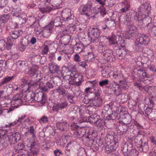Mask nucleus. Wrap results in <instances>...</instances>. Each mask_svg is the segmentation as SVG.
Listing matches in <instances>:
<instances>
[{
	"instance_id": "nucleus-1",
	"label": "nucleus",
	"mask_w": 156,
	"mask_h": 156,
	"mask_svg": "<svg viewBox=\"0 0 156 156\" xmlns=\"http://www.w3.org/2000/svg\"><path fill=\"white\" fill-rule=\"evenodd\" d=\"M100 31L99 29L97 28H91L89 32L88 36L90 38L91 41L92 42L96 43H98V41L100 39Z\"/></svg>"
},
{
	"instance_id": "nucleus-2",
	"label": "nucleus",
	"mask_w": 156,
	"mask_h": 156,
	"mask_svg": "<svg viewBox=\"0 0 156 156\" xmlns=\"http://www.w3.org/2000/svg\"><path fill=\"white\" fill-rule=\"evenodd\" d=\"M3 138L8 140L10 145H13L19 141L21 139V136L18 132L15 133L11 135H8L7 133L3 134Z\"/></svg>"
},
{
	"instance_id": "nucleus-3",
	"label": "nucleus",
	"mask_w": 156,
	"mask_h": 156,
	"mask_svg": "<svg viewBox=\"0 0 156 156\" xmlns=\"http://www.w3.org/2000/svg\"><path fill=\"white\" fill-rule=\"evenodd\" d=\"M124 47L122 46V48L120 47V46H119L117 47V48H115L114 49V60L116 58L119 59H122L124 58L126 55L128 51Z\"/></svg>"
},
{
	"instance_id": "nucleus-4",
	"label": "nucleus",
	"mask_w": 156,
	"mask_h": 156,
	"mask_svg": "<svg viewBox=\"0 0 156 156\" xmlns=\"http://www.w3.org/2000/svg\"><path fill=\"white\" fill-rule=\"evenodd\" d=\"M7 42L4 39L0 40V49L2 51H9L13 44V42L9 37L7 38Z\"/></svg>"
},
{
	"instance_id": "nucleus-5",
	"label": "nucleus",
	"mask_w": 156,
	"mask_h": 156,
	"mask_svg": "<svg viewBox=\"0 0 156 156\" xmlns=\"http://www.w3.org/2000/svg\"><path fill=\"white\" fill-rule=\"evenodd\" d=\"M92 7V4L90 2L86 4L81 5L79 9V11L81 14L89 16L92 13L91 10Z\"/></svg>"
},
{
	"instance_id": "nucleus-6",
	"label": "nucleus",
	"mask_w": 156,
	"mask_h": 156,
	"mask_svg": "<svg viewBox=\"0 0 156 156\" xmlns=\"http://www.w3.org/2000/svg\"><path fill=\"white\" fill-rule=\"evenodd\" d=\"M99 45L98 47V51L100 53L103 54L105 51L106 48L108 45V40L107 37L105 36L100 37V39L98 41Z\"/></svg>"
},
{
	"instance_id": "nucleus-7",
	"label": "nucleus",
	"mask_w": 156,
	"mask_h": 156,
	"mask_svg": "<svg viewBox=\"0 0 156 156\" xmlns=\"http://www.w3.org/2000/svg\"><path fill=\"white\" fill-rule=\"evenodd\" d=\"M29 97L32 98V101L34 102H41V103H44L46 102V96L41 92L32 94Z\"/></svg>"
},
{
	"instance_id": "nucleus-8",
	"label": "nucleus",
	"mask_w": 156,
	"mask_h": 156,
	"mask_svg": "<svg viewBox=\"0 0 156 156\" xmlns=\"http://www.w3.org/2000/svg\"><path fill=\"white\" fill-rule=\"evenodd\" d=\"M144 115L147 116L149 119L153 121L156 120V109L152 108H147L145 110L142 111Z\"/></svg>"
},
{
	"instance_id": "nucleus-9",
	"label": "nucleus",
	"mask_w": 156,
	"mask_h": 156,
	"mask_svg": "<svg viewBox=\"0 0 156 156\" xmlns=\"http://www.w3.org/2000/svg\"><path fill=\"white\" fill-rule=\"evenodd\" d=\"M137 41L140 44L144 45H147L149 44L150 38L146 34H140L136 39Z\"/></svg>"
},
{
	"instance_id": "nucleus-10",
	"label": "nucleus",
	"mask_w": 156,
	"mask_h": 156,
	"mask_svg": "<svg viewBox=\"0 0 156 156\" xmlns=\"http://www.w3.org/2000/svg\"><path fill=\"white\" fill-rule=\"evenodd\" d=\"M115 129L118 133L119 135H122L126 132L128 129V127L121 121H119L116 123Z\"/></svg>"
},
{
	"instance_id": "nucleus-11",
	"label": "nucleus",
	"mask_w": 156,
	"mask_h": 156,
	"mask_svg": "<svg viewBox=\"0 0 156 156\" xmlns=\"http://www.w3.org/2000/svg\"><path fill=\"white\" fill-rule=\"evenodd\" d=\"M62 16L65 21L71 22L73 20L74 16L72 15L71 10L69 9H66L63 10Z\"/></svg>"
},
{
	"instance_id": "nucleus-12",
	"label": "nucleus",
	"mask_w": 156,
	"mask_h": 156,
	"mask_svg": "<svg viewBox=\"0 0 156 156\" xmlns=\"http://www.w3.org/2000/svg\"><path fill=\"white\" fill-rule=\"evenodd\" d=\"M108 40V45L115 49L117 48L118 47L120 46L118 44V41L117 40V37L115 35L107 38Z\"/></svg>"
},
{
	"instance_id": "nucleus-13",
	"label": "nucleus",
	"mask_w": 156,
	"mask_h": 156,
	"mask_svg": "<svg viewBox=\"0 0 156 156\" xmlns=\"http://www.w3.org/2000/svg\"><path fill=\"white\" fill-rule=\"evenodd\" d=\"M113 141V144H107L105 147V152L107 154H110L115 151L118 146V140Z\"/></svg>"
},
{
	"instance_id": "nucleus-14",
	"label": "nucleus",
	"mask_w": 156,
	"mask_h": 156,
	"mask_svg": "<svg viewBox=\"0 0 156 156\" xmlns=\"http://www.w3.org/2000/svg\"><path fill=\"white\" fill-rule=\"evenodd\" d=\"M72 78H71L70 81L73 80L76 83L77 86H80L82 82L83 81V76L80 74H79L75 73L72 74Z\"/></svg>"
},
{
	"instance_id": "nucleus-15",
	"label": "nucleus",
	"mask_w": 156,
	"mask_h": 156,
	"mask_svg": "<svg viewBox=\"0 0 156 156\" xmlns=\"http://www.w3.org/2000/svg\"><path fill=\"white\" fill-rule=\"evenodd\" d=\"M73 73H72L67 68H64L61 72V74L63 79L69 80V82H70V80L72 78V74H73Z\"/></svg>"
},
{
	"instance_id": "nucleus-16",
	"label": "nucleus",
	"mask_w": 156,
	"mask_h": 156,
	"mask_svg": "<svg viewBox=\"0 0 156 156\" xmlns=\"http://www.w3.org/2000/svg\"><path fill=\"white\" fill-rule=\"evenodd\" d=\"M114 52L112 50L106 49L105 51L103 54V58L106 60L112 62L114 60Z\"/></svg>"
},
{
	"instance_id": "nucleus-17",
	"label": "nucleus",
	"mask_w": 156,
	"mask_h": 156,
	"mask_svg": "<svg viewBox=\"0 0 156 156\" xmlns=\"http://www.w3.org/2000/svg\"><path fill=\"white\" fill-rule=\"evenodd\" d=\"M90 106L96 108L97 107L100 106L102 103V99L101 97H94V98H92L90 101Z\"/></svg>"
},
{
	"instance_id": "nucleus-18",
	"label": "nucleus",
	"mask_w": 156,
	"mask_h": 156,
	"mask_svg": "<svg viewBox=\"0 0 156 156\" xmlns=\"http://www.w3.org/2000/svg\"><path fill=\"white\" fill-rule=\"evenodd\" d=\"M110 87L116 96H119L121 94L122 91L120 88L117 83L115 82L112 83L110 84Z\"/></svg>"
},
{
	"instance_id": "nucleus-19",
	"label": "nucleus",
	"mask_w": 156,
	"mask_h": 156,
	"mask_svg": "<svg viewBox=\"0 0 156 156\" xmlns=\"http://www.w3.org/2000/svg\"><path fill=\"white\" fill-rule=\"evenodd\" d=\"M68 101H65L61 103L56 104L53 107L52 109L53 111L57 112L58 110H62L65 108L68 105Z\"/></svg>"
},
{
	"instance_id": "nucleus-20",
	"label": "nucleus",
	"mask_w": 156,
	"mask_h": 156,
	"mask_svg": "<svg viewBox=\"0 0 156 156\" xmlns=\"http://www.w3.org/2000/svg\"><path fill=\"white\" fill-rule=\"evenodd\" d=\"M138 73L139 74L140 76H142L144 80L146 81L147 83H150V81L152 79L151 77L144 70L140 69L138 70Z\"/></svg>"
},
{
	"instance_id": "nucleus-21",
	"label": "nucleus",
	"mask_w": 156,
	"mask_h": 156,
	"mask_svg": "<svg viewBox=\"0 0 156 156\" xmlns=\"http://www.w3.org/2000/svg\"><path fill=\"white\" fill-rule=\"evenodd\" d=\"M133 145L130 142L123 143L121 145V150L124 156L128 152V151L132 148Z\"/></svg>"
},
{
	"instance_id": "nucleus-22",
	"label": "nucleus",
	"mask_w": 156,
	"mask_h": 156,
	"mask_svg": "<svg viewBox=\"0 0 156 156\" xmlns=\"http://www.w3.org/2000/svg\"><path fill=\"white\" fill-rule=\"evenodd\" d=\"M62 23L61 21V19L59 17H56L54 20H51L50 23L48 25V27H49V30H50L51 28L53 26L55 27H58L62 25Z\"/></svg>"
},
{
	"instance_id": "nucleus-23",
	"label": "nucleus",
	"mask_w": 156,
	"mask_h": 156,
	"mask_svg": "<svg viewBox=\"0 0 156 156\" xmlns=\"http://www.w3.org/2000/svg\"><path fill=\"white\" fill-rule=\"evenodd\" d=\"M56 126L58 129L62 131H66L69 128V124L67 122H65L56 123Z\"/></svg>"
},
{
	"instance_id": "nucleus-24",
	"label": "nucleus",
	"mask_w": 156,
	"mask_h": 156,
	"mask_svg": "<svg viewBox=\"0 0 156 156\" xmlns=\"http://www.w3.org/2000/svg\"><path fill=\"white\" fill-rule=\"evenodd\" d=\"M138 133L137 135L135 137L134 141L136 143L139 145L142 144V141L144 140V135L142 131H138Z\"/></svg>"
},
{
	"instance_id": "nucleus-25",
	"label": "nucleus",
	"mask_w": 156,
	"mask_h": 156,
	"mask_svg": "<svg viewBox=\"0 0 156 156\" xmlns=\"http://www.w3.org/2000/svg\"><path fill=\"white\" fill-rule=\"evenodd\" d=\"M49 66L51 73H58L60 72V67L56 63H50L49 64Z\"/></svg>"
},
{
	"instance_id": "nucleus-26",
	"label": "nucleus",
	"mask_w": 156,
	"mask_h": 156,
	"mask_svg": "<svg viewBox=\"0 0 156 156\" xmlns=\"http://www.w3.org/2000/svg\"><path fill=\"white\" fill-rule=\"evenodd\" d=\"M148 16L146 14H140L137 12H136L133 15V18L136 21H142Z\"/></svg>"
},
{
	"instance_id": "nucleus-27",
	"label": "nucleus",
	"mask_w": 156,
	"mask_h": 156,
	"mask_svg": "<svg viewBox=\"0 0 156 156\" xmlns=\"http://www.w3.org/2000/svg\"><path fill=\"white\" fill-rule=\"evenodd\" d=\"M53 88V85L51 83L47 82L44 85V83H43L42 86L41 87V91L42 92L48 93L50 89Z\"/></svg>"
},
{
	"instance_id": "nucleus-28",
	"label": "nucleus",
	"mask_w": 156,
	"mask_h": 156,
	"mask_svg": "<svg viewBox=\"0 0 156 156\" xmlns=\"http://www.w3.org/2000/svg\"><path fill=\"white\" fill-rule=\"evenodd\" d=\"M100 116L97 114H93L88 117V122L91 124H97L98 119H99Z\"/></svg>"
},
{
	"instance_id": "nucleus-29",
	"label": "nucleus",
	"mask_w": 156,
	"mask_h": 156,
	"mask_svg": "<svg viewBox=\"0 0 156 156\" xmlns=\"http://www.w3.org/2000/svg\"><path fill=\"white\" fill-rule=\"evenodd\" d=\"M138 151L135 149L133 146L124 156H138Z\"/></svg>"
},
{
	"instance_id": "nucleus-30",
	"label": "nucleus",
	"mask_w": 156,
	"mask_h": 156,
	"mask_svg": "<svg viewBox=\"0 0 156 156\" xmlns=\"http://www.w3.org/2000/svg\"><path fill=\"white\" fill-rule=\"evenodd\" d=\"M122 8L120 9L118 11L119 13H121L127 11L130 7L129 4L126 1L122 3Z\"/></svg>"
},
{
	"instance_id": "nucleus-31",
	"label": "nucleus",
	"mask_w": 156,
	"mask_h": 156,
	"mask_svg": "<svg viewBox=\"0 0 156 156\" xmlns=\"http://www.w3.org/2000/svg\"><path fill=\"white\" fill-rule=\"evenodd\" d=\"M23 31L20 30H15L10 33V36L12 39H16L23 34Z\"/></svg>"
},
{
	"instance_id": "nucleus-32",
	"label": "nucleus",
	"mask_w": 156,
	"mask_h": 156,
	"mask_svg": "<svg viewBox=\"0 0 156 156\" xmlns=\"http://www.w3.org/2000/svg\"><path fill=\"white\" fill-rule=\"evenodd\" d=\"M49 5L45 4L44 5H43V7L39 8L40 10L43 13H46L53 10V8L49 6Z\"/></svg>"
},
{
	"instance_id": "nucleus-33",
	"label": "nucleus",
	"mask_w": 156,
	"mask_h": 156,
	"mask_svg": "<svg viewBox=\"0 0 156 156\" xmlns=\"http://www.w3.org/2000/svg\"><path fill=\"white\" fill-rule=\"evenodd\" d=\"M51 45L49 41H46L44 44V49L41 51V53L43 55L47 54L49 51L48 46Z\"/></svg>"
},
{
	"instance_id": "nucleus-34",
	"label": "nucleus",
	"mask_w": 156,
	"mask_h": 156,
	"mask_svg": "<svg viewBox=\"0 0 156 156\" xmlns=\"http://www.w3.org/2000/svg\"><path fill=\"white\" fill-rule=\"evenodd\" d=\"M129 30L128 35H129V37L133 36L135 35V32L136 30V26L134 25H131L129 26Z\"/></svg>"
},
{
	"instance_id": "nucleus-35",
	"label": "nucleus",
	"mask_w": 156,
	"mask_h": 156,
	"mask_svg": "<svg viewBox=\"0 0 156 156\" xmlns=\"http://www.w3.org/2000/svg\"><path fill=\"white\" fill-rule=\"evenodd\" d=\"M38 73V71L37 69H35L34 66L32 67L30 69L28 72V74L30 75V76L35 78L37 77Z\"/></svg>"
},
{
	"instance_id": "nucleus-36",
	"label": "nucleus",
	"mask_w": 156,
	"mask_h": 156,
	"mask_svg": "<svg viewBox=\"0 0 156 156\" xmlns=\"http://www.w3.org/2000/svg\"><path fill=\"white\" fill-rule=\"evenodd\" d=\"M111 70L108 67L102 68L101 70L102 76L103 77L108 78L110 76L109 74Z\"/></svg>"
},
{
	"instance_id": "nucleus-37",
	"label": "nucleus",
	"mask_w": 156,
	"mask_h": 156,
	"mask_svg": "<svg viewBox=\"0 0 156 156\" xmlns=\"http://www.w3.org/2000/svg\"><path fill=\"white\" fill-rule=\"evenodd\" d=\"M116 136L113 137L111 135L109 134H106L105 137V140L106 143H107V144H113L112 141L113 140L114 138H116Z\"/></svg>"
},
{
	"instance_id": "nucleus-38",
	"label": "nucleus",
	"mask_w": 156,
	"mask_h": 156,
	"mask_svg": "<svg viewBox=\"0 0 156 156\" xmlns=\"http://www.w3.org/2000/svg\"><path fill=\"white\" fill-rule=\"evenodd\" d=\"M74 49L77 53L81 52L84 48L83 44L82 43L76 44L74 46Z\"/></svg>"
},
{
	"instance_id": "nucleus-39",
	"label": "nucleus",
	"mask_w": 156,
	"mask_h": 156,
	"mask_svg": "<svg viewBox=\"0 0 156 156\" xmlns=\"http://www.w3.org/2000/svg\"><path fill=\"white\" fill-rule=\"evenodd\" d=\"M62 0H52V5L54 7L53 9H58L59 5L62 3Z\"/></svg>"
},
{
	"instance_id": "nucleus-40",
	"label": "nucleus",
	"mask_w": 156,
	"mask_h": 156,
	"mask_svg": "<svg viewBox=\"0 0 156 156\" xmlns=\"http://www.w3.org/2000/svg\"><path fill=\"white\" fill-rule=\"evenodd\" d=\"M30 84L34 87H37L41 90V87L43 85V82H41L40 80H38L37 81H32L30 83Z\"/></svg>"
},
{
	"instance_id": "nucleus-41",
	"label": "nucleus",
	"mask_w": 156,
	"mask_h": 156,
	"mask_svg": "<svg viewBox=\"0 0 156 156\" xmlns=\"http://www.w3.org/2000/svg\"><path fill=\"white\" fill-rule=\"evenodd\" d=\"M30 27L34 28L35 31L38 32L41 31H40V27L38 20H37L34 21L33 24L30 26Z\"/></svg>"
},
{
	"instance_id": "nucleus-42",
	"label": "nucleus",
	"mask_w": 156,
	"mask_h": 156,
	"mask_svg": "<svg viewBox=\"0 0 156 156\" xmlns=\"http://www.w3.org/2000/svg\"><path fill=\"white\" fill-rule=\"evenodd\" d=\"M115 25V22L112 20H108L106 21L105 23V27H102V28L104 30H105L106 28H110L111 27L114 26Z\"/></svg>"
},
{
	"instance_id": "nucleus-43",
	"label": "nucleus",
	"mask_w": 156,
	"mask_h": 156,
	"mask_svg": "<svg viewBox=\"0 0 156 156\" xmlns=\"http://www.w3.org/2000/svg\"><path fill=\"white\" fill-rule=\"evenodd\" d=\"M118 115V114L116 112H114L109 114L106 119V121L112 120L115 119Z\"/></svg>"
},
{
	"instance_id": "nucleus-44",
	"label": "nucleus",
	"mask_w": 156,
	"mask_h": 156,
	"mask_svg": "<svg viewBox=\"0 0 156 156\" xmlns=\"http://www.w3.org/2000/svg\"><path fill=\"white\" fill-rule=\"evenodd\" d=\"M10 17V16L9 14L2 15L0 19V23H5L9 20Z\"/></svg>"
},
{
	"instance_id": "nucleus-45",
	"label": "nucleus",
	"mask_w": 156,
	"mask_h": 156,
	"mask_svg": "<svg viewBox=\"0 0 156 156\" xmlns=\"http://www.w3.org/2000/svg\"><path fill=\"white\" fill-rule=\"evenodd\" d=\"M131 121V117L129 115L125 116L123 119L122 123L126 125H128L130 123Z\"/></svg>"
},
{
	"instance_id": "nucleus-46",
	"label": "nucleus",
	"mask_w": 156,
	"mask_h": 156,
	"mask_svg": "<svg viewBox=\"0 0 156 156\" xmlns=\"http://www.w3.org/2000/svg\"><path fill=\"white\" fill-rule=\"evenodd\" d=\"M118 85L121 90L122 89L126 90L128 88V86L127 85L126 82L125 81H120V83Z\"/></svg>"
},
{
	"instance_id": "nucleus-47",
	"label": "nucleus",
	"mask_w": 156,
	"mask_h": 156,
	"mask_svg": "<svg viewBox=\"0 0 156 156\" xmlns=\"http://www.w3.org/2000/svg\"><path fill=\"white\" fill-rule=\"evenodd\" d=\"M87 54L83 55L84 56L85 60L90 61L92 60L94 58V55L92 53H87Z\"/></svg>"
},
{
	"instance_id": "nucleus-48",
	"label": "nucleus",
	"mask_w": 156,
	"mask_h": 156,
	"mask_svg": "<svg viewBox=\"0 0 156 156\" xmlns=\"http://www.w3.org/2000/svg\"><path fill=\"white\" fill-rule=\"evenodd\" d=\"M112 111V107L108 105H106L104 107L103 112L108 114Z\"/></svg>"
},
{
	"instance_id": "nucleus-49",
	"label": "nucleus",
	"mask_w": 156,
	"mask_h": 156,
	"mask_svg": "<svg viewBox=\"0 0 156 156\" xmlns=\"http://www.w3.org/2000/svg\"><path fill=\"white\" fill-rule=\"evenodd\" d=\"M8 145V144L7 141H5L3 140L2 141L0 142V151L4 150H5Z\"/></svg>"
},
{
	"instance_id": "nucleus-50",
	"label": "nucleus",
	"mask_w": 156,
	"mask_h": 156,
	"mask_svg": "<svg viewBox=\"0 0 156 156\" xmlns=\"http://www.w3.org/2000/svg\"><path fill=\"white\" fill-rule=\"evenodd\" d=\"M21 12L20 8H17L12 10L11 14L13 16H20L19 13Z\"/></svg>"
},
{
	"instance_id": "nucleus-51",
	"label": "nucleus",
	"mask_w": 156,
	"mask_h": 156,
	"mask_svg": "<svg viewBox=\"0 0 156 156\" xmlns=\"http://www.w3.org/2000/svg\"><path fill=\"white\" fill-rule=\"evenodd\" d=\"M115 0H105L104 3L107 6H112L115 4Z\"/></svg>"
},
{
	"instance_id": "nucleus-52",
	"label": "nucleus",
	"mask_w": 156,
	"mask_h": 156,
	"mask_svg": "<svg viewBox=\"0 0 156 156\" xmlns=\"http://www.w3.org/2000/svg\"><path fill=\"white\" fill-rule=\"evenodd\" d=\"M145 6H147V4H143L141 5V6L138 8V11L140 13V14H146Z\"/></svg>"
},
{
	"instance_id": "nucleus-53",
	"label": "nucleus",
	"mask_w": 156,
	"mask_h": 156,
	"mask_svg": "<svg viewBox=\"0 0 156 156\" xmlns=\"http://www.w3.org/2000/svg\"><path fill=\"white\" fill-rule=\"evenodd\" d=\"M23 95L22 94H17L15 95L13 98V100H23L22 98Z\"/></svg>"
},
{
	"instance_id": "nucleus-54",
	"label": "nucleus",
	"mask_w": 156,
	"mask_h": 156,
	"mask_svg": "<svg viewBox=\"0 0 156 156\" xmlns=\"http://www.w3.org/2000/svg\"><path fill=\"white\" fill-rule=\"evenodd\" d=\"M15 105V107L16 108L18 107L19 106L21 105L22 102H23L22 100H13L12 101Z\"/></svg>"
},
{
	"instance_id": "nucleus-55",
	"label": "nucleus",
	"mask_w": 156,
	"mask_h": 156,
	"mask_svg": "<svg viewBox=\"0 0 156 156\" xmlns=\"http://www.w3.org/2000/svg\"><path fill=\"white\" fill-rule=\"evenodd\" d=\"M13 78V76L9 77L8 76H6L4 78L3 81L1 83L2 84H3L11 80Z\"/></svg>"
},
{
	"instance_id": "nucleus-56",
	"label": "nucleus",
	"mask_w": 156,
	"mask_h": 156,
	"mask_svg": "<svg viewBox=\"0 0 156 156\" xmlns=\"http://www.w3.org/2000/svg\"><path fill=\"white\" fill-rule=\"evenodd\" d=\"M144 4H147V6H145V7L146 14L148 15V14L151 9V6L149 3L147 2L145 3Z\"/></svg>"
},
{
	"instance_id": "nucleus-57",
	"label": "nucleus",
	"mask_w": 156,
	"mask_h": 156,
	"mask_svg": "<svg viewBox=\"0 0 156 156\" xmlns=\"http://www.w3.org/2000/svg\"><path fill=\"white\" fill-rule=\"evenodd\" d=\"M48 118L45 116H43L41 117L40 119H39V122L40 123H44L48 121Z\"/></svg>"
},
{
	"instance_id": "nucleus-58",
	"label": "nucleus",
	"mask_w": 156,
	"mask_h": 156,
	"mask_svg": "<svg viewBox=\"0 0 156 156\" xmlns=\"http://www.w3.org/2000/svg\"><path fill=\"white\" fill-rule=\"evenodd\" d=\"M8 3V0H0V8L2 9Z\"/></svg>"
},
{
	"instance_id": "nucleus-59",
	"label": "nucleus",
	"mask_w": 156,
	"mask_h": 156,
	"mask_svg": "<svg viewBox=\"0 0 156 156\" xmlns=\"http://www.w3.org/2000/svg\"><path fill=\"white\" fill-rule=\"evenodd\" d=\"M80 118L79 119V122L80 123L88 121V119L86 117L83 115H80Z\"/></svg>"
},
{
	"instance_id": "nucleus-60",
	"label": "nucleus",
	"mask_w": 156,
	"mask_h": 156,
	"mask_svg": "<svg viewBox=\"0 0 156 156\" xmlns=\"http://www.w3.org/2000/svg\"><path fill=\"white\" fill-rule=\"evenodd\" d=\"M98 9V11L100 12L101 15L104 16L105 14L106 10L104 7L103 5H101V6Z\"/></svg>"
},
{
	"instance_id": "nucleus-61",
	"label": "nucleus",
	"mask_w": 156,
	"mask_h": 156,
	"mask_svg": "<svg viewBox=\"0 0 156 156\" xmlns=\"http://www.w3.org/2000/svg\"><path fill=\"white\" fill-rule=\"evenodd\" d=\"M79 127L77 124L75 122H73L71 126V129L72 130H77Z\"/></svg>"
},
{
	"instance_id": "nucleus-62",
	"label": "nucleus",
	"mask_w": 156,
	"mask_h": 156,
	"mask_svg": "<svg viewBox=\"0 0 156 156\" xmlns=\"http://www.w3.org/2000/svg\"><path fill=\"white\" fill-rule=\"evenodd\" d=\"M108 80L105 79L100 81L99 82V85L101 87L107 85L108 84Z\"/></svg>"
},
{
	"instance_id": "nucleus-63",
	"label": "nucleus",
	"mask_w": 156,
	"mask_h": 156,
	"mask_svg": "<svg viewBox=\"0 0 156 156\" xmlns=\"http://www.w3.org/2000/svg\"><path fill=\"white\" fill-rule=\"evenodd\" d=\"M57 92L59 94L61 95H67L66 93V90L64 89H57Z\"/></svg>"
},
{
	"instance_id": "nucleus-64",
	"label": "nucleus",
	"mask_w": 156,
	"mask_h": 156,
	"mask_svg": "<svg viewBox=\"0 0 156 156\" xmlns=\"http://www.w3.org/2000/svg\"><path fill=\"white\" fill-rule=\"evenodd\" d=\"M20 43L21 44L26 47H27L29 44L28 40L26 38L22 39Z\"/></svg>"
}]
</instances>
